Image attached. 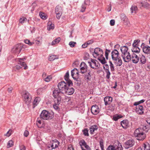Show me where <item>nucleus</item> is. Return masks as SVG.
<instances>
[{
	"label": "nucleus",
	"mask_w": 150,
	"mask_h": 150,
	"mask_svg": "<svg viewBox=\"0 0 150 150\" xmlns=\"http://www.w3.org/2000/svg\"><path fill=\"white\" fill-rule=\"evenodd\" d=\"M120 50L121 52V57L125 62H128L132 59V62L133 63L136 64L138 62L139 60L138 57L136 54H134L131 56L127 46H122L120 48Z\"/></svg>",
	"instance_id": "f257e3e1"
},
{
	"label": "nucleus",
	"mask_w": 150,
	"mask_h": 150,
	"mask_svg": "<svg viewBox=\"0 0 150 150\" xmlns=\"http://www.w3.org/2000/svg\"><path fill=\"white\" fill-rule=\"evenodd\" d=\"M68 86L67 82L66 83L64 81H62L58 84V89L56 88L53 91L52 95L55 98V101L56 103H60L61 100V95L64 93Z\"/></svg>",
	"instance_id": "f03ea898"
},
{
	"label": "nucleus",
	"mask_w": 150,
	"mask_h": 150,
	"mask_svg": "<svg viewBox=\"0 0 150 150\" xmlns=\"http://www.w3.org/2000/svg\"><path fill=\"white\" fill-rule=\"evenodd\" d=\"M134 135L137 139L139 140H143L146 137L145 134L143 132V130L141 128L136 129L134 132Z\"/></svg>",
	"instance_id": "7ed1b4c3"
},
{
	"label": "nucleus",
	"mask_w": 150,
	"mask_h": 150,
	"mask_svg": "<svg viewBox=\"0 0 150 150\" xmlns=\"http://www.w3.org/2000/svg\"><path fill=\"white\" fill-rule=\"evenodd\" d=\"M40 117L43 120H47L52 119L53 117V115L52 113L44 110L42 112L40 115Z\"/></svg>",
	"instance_id": "20e7f679"
},
{
	"label": "nucleus",
	"mask_w": 150,
	"mask_h": 150,
	"mask_svg": "<svg viewBox=\"0 0 150 150\" xmlns=\"http://www.w3.org/2000/svg\"><path fill=\"white\" fill-rule=\"evenodd\" d=\"M23 59H25V58L22 59L19 58L17 59V61H18L19 62L16 66L13 67V70L16 71L17 70L20 69L23 67H24V69H25L27 68V67L25 66L26 64L23 62Z\"/></svg>",
	"instance_id": "39448f33"
},
{
	"label": "nucleus",
	"mask_w": 150,
	"mask_h": 150,
	"mask_svg": "<svg viewBox=\"0 0 150 150\" xmlns=\"http://www.w3.org/2000/svg\"><path fill=\"white\" fill-rule=\"evenodd\" d=\"M22 97L25 102L27 105L30 104L32 99L31 96L27 91H24L22 94Z\"/></svg>",
	"instance_id": "423d86ee"
},
{
	"label": "nucleus",
	"mask_w": 150,
	"mask_h": 150,
	"mask_svg": "<svg viewBox=\"0 0 150 150\" xmlns=\"http://www.w3.org/2000/svg\"><path fill=\"white\" fill-rule=\"evenodd\" d=\"M88 63L89 66L92 68L97 69L99 66L98 62L96 60L91 59L90 62L88 61Z\"/></svg>",
	"instance_id": "0eeeda50"
},
{
	"label": "nucleus",
	"mask_w": 150,
	"mask_h": 150,
	"mask_svg": "<svg viewBox=\"0 0 150 150\" xmlns=\"http://www.w3.org/2000/svg\"><path fill=\"white\" fill-rule=\"evenodd\" d=\"M103 53L102 50L99 48L97 47L94 49V52L93 53V55L94 58H96L97 57H99V56H103Z\"/></svg>",
	"instance_id": "6e6552de"
},
{
	"label": "nucleus",
	"mask_w": 150,
	"mask_h": 150,
	"mask_svg": "<svg viewBox=\"0 0 150 150\" xmlns=\"http://www.w3.org/2000/svg\"><path fill=\"white\" fill-rule=\"evenodd\" d=\"M22 46L21 44H18L15 45L12 49V52L16 54H18L21 52Z\"/></svg>",
	"instance_id": "1a4fd4ad"
},
{
	"label": "nucleus",
	"mask_w": 150,
	"mask_h": 150,
	"mask_svg": "<svg viewBox=\"0 0 150 150\" xmlns=\"http://www.w3.org/2000/svg\"><path fill=\"white\" fill-rule=\"evenodd\" d=\"M51 143L52 144L51 146H48V147L50 148L51 147L52 148L51 149V150L53 149H55L57 147L59 144V142L56 139L52 140Z\"/></svg>",
	"instance_id": "9d476101"
},
{
	"label": "nucleus",
	"mask_w": 150,
	"mask_h": 150,
	"mask_svg": "<svg viewBox=\"0 0 150 150\" xmlns=\"http://www.w3.org/2000/svg\"><path fill=\"white\" fill-rule=\"evenodd\" d=\"M72 85H73L71 86H69L68 85L65 91H64V93H65L69 95L72 94L74 91V88L71 87V86H72Z\"/></svg>",
	"instance_id": "9b49d317"
},
{
	"label": "nucleus",
	"mask_w": 150,
	"mask_h": 150,
	"mask_svg": "<svg viewBox=\"0 0 150 150\" xmlns=\"http://www.w3.org/2000/svg\"><path fill=\"white\" fill-rule=\"evenodd\" d=\"M91 110L93 114L96 115L99 112V109L97 105H93L91 107Z\"/></svg>",
	"instance_id": "f8f14e48"
},
{
	"label": "nucleus",
	"mask_w": 150,
	"mask_h": 150,
	"mask_svg": "<svg viewBox=\"0 0 150 150\" xmlns=\"http://www.w3.org/2000/svg\"><path fill=\"white\" fill-rule=\"evenodd\" d=\"M114 63L117 66H120L122 65V61L120 57L112 59Z\"/></svg>",
	"instance_id": "ddd939ff"
},
{
	"label": "nucleus",
	"mask_w": 150,
	"mask_h": 150,
	"mask_svg": "<svg viewBox=\"0 0 150 150\" xmlns=\"http://www.w3.org/2000/svg\"><path fill=\"white\" fill-rule=\"evenodd\" d=\"M80 69L81 71V72L82 74L84 73L86 71H87V66L86 64L84 62H82L80 64Z\"/></svg>",
	"instance_id": "4468645a"
},
{
	"label": "nucleus",
	"mask_w": 150,
	"mask_h": 150,
	"mask_svg": "<svg viewBox=\"0 0 150 150\" xmlns=\"http://www.w3.org/2000/svg\"><path fill=\"white\" fill-rule=\"evenodd\" d=\"M87 73L84 75V76L85 80L88 82L91 79V71L90 70H87Z\"/></svg>",
	"instance_id": "2eb2a0df"
},
{
	"label": "nucleus",
	"mask_w": 150,
	"mask_h": 150,
	"mask_svg": "<svg viewBox=\"0 0 150 150\" xmlns=\"http://www.w3.org/2000/svg\"><path fill=\"white\" fill-rule=\"evenodd\" d=\"M135 108V110L136 112L139 115L143 114L144 112V109L142 105H138Z\"/></svg>",
	"instance_id": "dca6fc26"
},
{
	"label": "nucleus",
	"mask_w": 150,
	"mask_h": 150,
	"mask_svg": "<svg viewBox=\"0 0 150 150\" xmlns=\"http://www.w3.org/2000/svg\"><path fill=\"white\" fill-rule=\"evenodd\" d=\"M69 71H67L66 73L64 76V79L66 81V82L67 83V85L70 86L73 85V83L69 79Z\"/></svg>",
	"instance_id": "f3484780"
},
{
	"label": "nucleus",
	"mask_w": 150,
	"mask_h": 150,
	"mask_svg": "<svg viewBox=\"0 0 150 150\" xmlns=\"http://www.w3.org/2000/svg\"><path fill=\"white\" fill-rule=\"evenodd\" d=\"M134 144V142L132 140H129L127 141L125 143V147L126 149H128L129 147H132Z\"/></svg>",
	"instance_id": "a211bd4d"
},
{
	"label": "nucleus",
	"mask_w": 150,
	"mask_h": 150,
	"mask_svg": "<svg viewBox=\"0 0 150 150\" xmlns=\"http://www.w3.org/2000/svg\"><path fill=\"white\" fill-rule=\"evenodd\" d=\"M111 57L112 59H115L120 57L119 56V53L118 51L116 49H114L111 52Z\"/></svg>",
	"instance_id": "6ab92c4d"
},
{
	"label": "nucleus",
	"mask_w": 150,
	"mask_h": 150,
	"mask_svg": "<svg viewBox=\"0 0 150 150\" xmlns=\"http://www.w3.org/2000/svg\"><path fill=\"white\" fill-rule=\"evenodd\" d=\"M121 124L124 129H127L129 127V122L128 120H124L121 122Z\"/></svg>",
	"instance_id": "aec40b11"
},
{
	"label": "nucleus",
	"mask_w": 150,
	"mask_h": 150,
	"mask_svg": "<svg viewBox=\"0 0 150 150\" xmlns=\"http://www.w3.org/2000/svg\"><path fill=\"white\" fill-rule=\"evenodd\" d=\"M112 98L111 97H106L104 98L105 104V105H109L112 101Z\"/></svg>",
	"instance_id": "412c9836"
},
{
	"label": "nucleus",
	"mask_w": 150,
	"mask_h": 150,
	"mask_svg": "<svg viewBox=\"0 0 150 150\" xmlns=\"http://www.w3.org/2000/svg\"><path fill=\"white\" fill-rule=\"evenodd\" d=\"M142 49L143 52L144 53L146 54L150 53V47L147 45L143 46Z\"/></svg>",
	"instance_id": "4be33fe9"
},
{
	"label": "nucleus",
	"mask_w": 150,
	"mask_h": 150,
	"mask_svg": "<svg viewBox=\"0 0 150 150\" xmlns=\"http://www.w3.org/2000/svg\"><path fill=\"white\" fill-rule=\"evenodd\" d=\"M114 145L115 150H122L123 149V147L121 144L118 141H117L116 144Z\"/></svg>",
	"instance_id": "5701e85b"
},
{
	"label": "nucleus",
	"mask_w": 150,
	"mask_h": 150,
	"mask_svg": "<svg viewBox=\"0 0 150 150\" xmlns=\"http://www.w3.org/2000/svg\"><path fill=\"white\" fill-rule=\"evenodd\" d=\"M79 144L82 150L89 146L86 144V143L84 140L80 141L79 142Z\"/></svg>",
	"instance_id": "b1692460"
},
{
	"label": "nucleus",
	"mask_w": 150,
	"mask_h": 150,
	"mask_svg": "<svg viewBox=\"0 0 150 150\" xmlns=\"http://www.w3.org/2000/svg\"><path fill=\"white\" fill-rule=\"evenodd\" d=\"M97 59L103 64H104L107 63L105 57H103V55L98 57Z\"/></svg>",
	"instance_id": "393cba45"
},
{
	"label": "nucleus",
	"mask_w": 150,
	"mask_h": 150,
	"mask_svg": "<svg viewBox=\"0 0 150 150\" xmlns=\"http://www.w3.org/2000/svg\"><path fill=\"white\" fill-rule=\"evenodd\" d=\"M98 129L97 126L95 125H93L90 127V133L91 134H93L94 131Z\"/></svg>",
	"instance_id": "a878e982"
},
{
	"label": "nucleus",
	"mask_w": 150,
	"mask_h": 150,
	"mask_svg": "<svg viewBox=\"0 0 150 150\" xmlns=\"http://www.w3.org/2000/svg\"><path fill=\"white\" fill-rule=\"evenodd\" d=\"M41 99L40 97H36L34 99L33 102V108H34L35 106L39 103Z\"/></svg>",
	"instance_id": "bb28decb"
},
{
	"label": "nucleus",
	"mask_w": 150,
	"mask_h": 150,
	"mask_svg": "<svg viewBox=\"0 0 150 150\" xmlns=\"http://www.w3.org/2000/svg\"><path fill=\"white\" fill-rule=\"evenodd\" d=\"M62 9L61 6H57L55 8L56 13H59L60 14L62 13Z\"/></svg>",
	"instance_id": "cd10ccee"
},
{
	"label": "nucleus",
	"mask_w": 150,
	"mask_h": 150,
	"mask_svg": "<svg viewBox=\"0 0 150 150\" xmlns=\"http://www.w3.org/2000/svg\"><path fill=\"white\" fill-rule=\"evenodd\" d=\"M71 76L72 77L74 78V79H75L74 77V75L75 74H78L79 72L78 70L74 68L71 71Z\"/></svg>",
	"instance_id": "c85d7f7f"
},
{
	"label": "nucleus",
	"mask_w": 150,
	"mask_h": 150,
	"mask_svg": "<svg viewBox=\"0 0 150 150\" xmlns=\"http://www.w3.org/2000/svg\"><path fill=\"white\" fill-rule=\"evenodd\" d=\"M58 59V57L56 55H50L49 56V60L50 61H53L55 59Z\"/></svg>",
	"instance_id": "c756f323"
},
{
	"label": "nucleus",
	"mask_w": 150,
	"mask_h": 150,
	"mask_svg": "<svg viewBox=\"0 0 150 150\" xmlns=\"http://www.w3.org/2000/svg\"><path fill=\"white\" fill-rule=\"evenodd\" d=\"M143 146L145 150H150V144L148 143L144 144Z\"/></svg>",
	"instance_id": "7c9ffc66"
},
{
	"label": "nucleus",
	"mask_w": 150,
	"mask_h": 150,
	"mask_svg": "<svg viewBox=\"0 0 150 150\" xmlns=\"http://www.w3.org/2000/svg\"><path fill=\"white\" fill-rule=\"evenodd\" d=\"M132 50L133 52L138 53L140 51V49L138 47H132Z\"/></svg>",
	"instance_id": "2f4dec72"
},
{
	"label": "nucleus",
	"mask_w": 150,
	"mask_h": 150,
	"mask_svg": "<svg viewBox=\"0 0 150 150\" xmlns=\"http://www.w3.org/2000/svg\"><path fill=\"white\" fill-rule=\"evenodd\" d=\"M140 61L142 64H144L145 63L146 60L144 56L142 55L140 58Z\"/></svg>",
	"instance_id": "473e14b6"
},
{
	"label": "nucleus",
	"mask_w": 150,
	"mask_h": 150,
	"mask_svg": "<svg viewBox=\"0 0 150 150\" xmlns=\"http://www.w3.org/2000/svg\"><path fill=\"white\" fill-rule=\"evenodd\" d=\"M120 18L121 20H122L124 22H127V18L125 15L124 14H122L121 15Z\"/></svg>",
	"instance_id": "72a5a7b5"
},
{
	"label": "nucleus",
	"mask_w": 150,
	"mask_h": 150,
	"mask_svg": "<svg viewBox=\"0 0 150 150\" xmlns=\"http://www.w3.org/2000/svg\"><path fill=\"white\" fill-rule=\"evenodd\" d=\"M46 88V87L45 86L44 87L39 88L37 90V93L38 94H41L42 92H43L45 90V89Z\"/></svg>",
	"instance_id": "f704fd0d"
},
{
	"label": "nucleus",
	"mask_w": 150,
	"mask_h": 150,
	"mask_svg": "<svg viewBox=\"0 0 150 150\" xmlns=\"http://www.w3.org/2000/svg\"><path fill=\"white\" fill-rule=\"evenodd\" d=\"M39 15L41 18L42 19L45 20L47 18V17L45 15V14L42 12H40Z\"/></svg>",
	"instance_id": "c9c22d12"
},
{
	"label": "nucleus",
	"mask_w": 150,
	"mask_h": 150,
	"mask_svg": "<svg viewBox=\"0 0 150 150\" xmlns=\"http://www.w3.org/2000/svg\"><path fill=\"white\" fill-rule=\"evenodd\" d=\"M60 39L59 38H58L56 39H55L54 40H53L52 43L51 45H55L56 44H57L59 43V42L60 41Z\"/></svg>",
	"instance_id": "e433bc0d"
},
{
	"label": "nucleus",
	"mask_w": 150,
	"mask_h": 150,
	"mask_svg": "<svg viewBox=\"0 0 150 150\" xmlns=\"http://www.w3.org/2000/svg\"><path fill=\"white\" fill-rule=\"evenodd\" d=\"M130 9L131 11V13H135L137 10V8L136 6H132Z\"/></svg>",
	"instance_id": "4c0bfd02"
},
{
	"label": "nucleus",
	"mask_w": 150,
	"mask_h": 150,
	"mask_svg": "<svg viewBox=\"0 0 150 150\" xmlns=\"http://www.w3.org/2000/svg\"><path fill=\"white\" fill-rule=\"evenodd\" d=\"M13 144V142L11 140H9L8 143L7 147V148H9L12 146Z\"/></svg>",
	"instance_id": "58836bf2"
},
{
	"label": "nucleus",
	"mask_w": 150,
	"mask_h": 150,
	"mask_svg": "<svg viewBox=\"0 0 150 150\" xmlns=\"http://www.w3.org/2000/svg\"><path fill=\"white\" fill-rule=\"evenodd\" d=\"M52 79V77L51 76H48L46 77V78H43L44 80L45 81L48 82L50 81Z\"/></svg>",
	"instance_id": "ea45409f"
},
{
	"label": "nucleus",
	"mask_w": 150,
	"mask_h": 150,
	"mask_svg": "<svg viewBox=\"0 0 150 150\" xmlns=\"http://www.w3.org/2000/svg\"><path fill=\"white\" fill-rule=\"evenodd\" d=\"M27 20V19L25 17H23L21 18L19 20V22L20 23L23 24Z\"/></svg>",
	"instance_id": "a19ab883"
},
{
	"label": "nucleus",
	"mask_w": 150,
	"mask_h": 150,
	"mask_svg": "<svg viewBox=\"0 0 150 150\" xmlns=\"http://www.w3.org/2000/svg\"><path fill=\"white\" fill-rule=\"evenodd\" d=\"M37 122V125L38 127L39 128H41L42 127V121L38 119Z\"/></svg>",
	"instance_id": "79ce46f5"
},
{
	"label": "nucleus",
	"mask_w": 150,
	"mask_h": 150,
	"mask_svg": "<svg viewBox=\"0 0 150 150\" xmlns=\"http://www.w3.org/2000/svg\"><path fill=\"white\" fill-rule=\"evenodd\" d=\"M110 63V69L111 71H113L115 70V69L114 67V65L112 63V62L110 61L109 62Z\"/></svg>",
	"instance_id": "37998d69"
},
{
	"label": "nucleus",
	"mask_w": 150,
	"mask_h": 150,
	"mask_svg": "<svg viewBox=\"0 0 150 150\" xmlns=\"http://www.w3.org/2000/svg\"><path fill=\"white\" fill-rule=\"evenodd\" d=\"M145 101V100H140V101L135 102L134 103V105L137 106L138 105H139V104H141V103H143Z\"/></svg>",
	"instance_id": "c03bdc74"
},
{
	"label": "nucleus",
	"mask_w": 150,
	"mask_h": 150,
	"mask_svg": "<svg viewBox=\"0 0 150 150\" xmlns=\"http://www.w3.org/2000/svg\"><path fill=\"white\" fill-rule=\"evenodd\" d=\"M110 51L108 49H106L105 52V56L106 59H108V55L109 54L110 52Z\"/></svg>",
	"instance_id": "a18cd8bd"
},
{
	"label": "nucleus",
	"mask_w": 150,
	"mask_h": 150,
	"mask_svg": "<svg viewBox=\"0 0 150 150\" xmlns=\"http://www.w3.org/2000/svg\"><path fill=\"white\" fill-rule=\"evenodd\" d=\"M83 134L85 136H88V129H85L83 130Z\"/></svg>",
	"instance_id": "49530a36"
},
{
	"label": "nucleus",
	"mask_w": 150,
	"mask_h": 150,
	"mask_svg": "<svg viewBox=\"0 0 150 150\" xmlns=\"http://www.w3.org/2000/svg\"><path fill=\"white\" fill-rule=\"evenodd\" d=\"M24 42L25 43L28 44L29 45H32L34 43V42H30V40H24Z\"/></svg>",
	"instance_id": "de8ad7c7"
},
{
	"label": "nucleus",
	"mask_w": 150,
	"mask_h": 150,
	"mask_svg": "<svg viewBox=\"0 0 150 150\" xmlns=\"http://www.w3.org/2000/svg\"><path fill=\"white\" fill-rule=\"evenodd\" d=\"M76 44V42L73 41H71L69 43V45L71 47H74L75 46V45Z\"/></svg>",
	"instance_id": "09e8293b"
},
{
	"label": "nucleus",
	"mask_w": 150,
	"mask_h": 150,
	"mask_svg": "<svg viewBox=\"0 0 150 150\" xmlns=\"http://www.w3.org/2000/svg\"><path fill=\"white\" fill-rule=\"evenodd\" d=\"M105 72L106 74V78L108 79H109L110 78V73L109 70H107V71H105Z\"/></svg>",
	"instance_id": "8fccbe9b"
},
{
	"label": "nucleus",
	"mask_w": 150,
	"mask_h": 150,
	"mask_svg": "<svg viewBox=\"0 0 150 150\" xmlns=\"http://www.w3.org/2000/svg\"><path fill=\"white\" fill-rule=\"evenodd\" d=\"M85 2L84 3V4H82L81 6V11L82 12H84L86 8V6H85Z\"/></svg>",
	"instance_id": "3c124183"
},
{
	"label": "nucleus",
	"mask_w": 150,
	"mask_h": 150,
	"mask_svg": "<svg viewBox=\"0 0 150 150\" xmlns=\"http://www.w3.org/2000/svg\"><path fill=\"white\" fill-rule=\"evenodd\" d=\"M54 28V25L53 24H51L47 26V29L49 30L51 29H53Z\"/></svg>",
	"instance_id": "603ef678"
},
{
	"label": "nucleus",
	"mask_w": 150,
	"mask_h": 150,
	"mask_svg": "<svg viewBox=\"0 0 150 150\" xmlns=\"http://www.w3.org/2000/svg\"><path fill=\"white\" fill-rule=\"evenodd\" d=\"M121 117L120 115H116L113 116V119L115 121L121 118Z\"/></svg>",
	"instance_id": "864d4df0"
},
{
	"label": "nucleus",
	"mask_w": 150,
	"mask_h": 150,
	"mask_svg": "<svg viewBox=\"0 0 150 150\" xmlns=\"http://www.w3.org/2000/svg\"><path fill=\"white\" fill-rule=\"evenodd\" d=\"M114 145H110L107 148V150H115Z\"/></svg>",
	"instance_id": "5fc2aeb1"
},
{
	"label": "nucleus",
	"mask_w": 150,
	"mask_h": 150,
	"mask_svg": "<svg viewBox=\"0 0 150 150\" xmlns=\"http://www.w3.org/2000/svg\"><path fill=\"white\" fill-rule=\"evenodd\" d=\"M144 6L147 8H150V5L147 2H145L144 4Z\"/></svg>",
	"instance_id": "6e6d98bb"
},
{
	"label": "nucleus",
	"mask_w": 150,
	"mask_h": 150,
	"mask_svg": "<svg viewBox=\"0 0 150 150\" xmlns=\"http://www.w3.org/2000/svg\"><path fill=\"white\" fill-rule=\"evenodd\" d=\"M54 98V102L55 103V104H54L53 105V107L55 109H57L58 108V107L57 106V105H59V104H60L59 103H58V104H57L56 103H55V98Z\"/></svg>",
	"instance_id": "4d7b16f0"
},
{
	"label": "nucleus",
	"mask_w": 150,
	"mask_h": 150,
	"mask_svg": "<svg viewBox=\"0 0 150 150\" xmlns=\"http://www.w3.org/2000/svg\"><path fill=\"white\" fill-rule=\"evenodd\" d=\"M103 68L104 69L106 70L105 71H107V70H109V66L107 64H106L104 66Z\"/></svg>",
	"instance_id": "13d9d810"
},
{
	"label": "nucleus",
	"mask_w": 150,
	"mask_h": 150,
	"mask_svg": "<svg viewBox=\"0 0 150 150\" xmlns=\"http://www.w3.org/2000/svg\"><path fill=\"white\" fill-rule=\"evenodd\" d=\"M141 128L143 130V132H144V131L145 132L148 131V129H147V127L146 126H143V127Z\"/></svg>",
	"instance_id": "bf43d9fd"
},
{
	"label": "nucleus",
	"mask_w": 150,
	"mask_h": 150,
	"mask_svg": "<svg viewBox=\"0 0 150 150\" xmlns=\"http://www.w3.org/2000/svg\"><path fill=\"white\" fill-rule=\"evenodd\" d=\"M11 132L12 131L10 130H9L7 132L6 134V135L7 137L10 136L11 134Z\"/></svg>",
	"instance_id": "052dcab7"
},
{
	"label": "nucleus",
	"mask_w": 150,
	"mask_h": 150,
	"mask_svg": "<svg viewBox=\"0 0 150 150\" xmlns=\"http://www.w3.org/2000/svg\"><path fill=\"white\" fill-rule=\"evenodd\" d=\"M29 135V132L27 130H25L24 133V135L25 137H27Z\"/></svg>",
	"instance_id": "680f3d73"
},
{
	"label": "nucleus",
	"mask_w": 150,
	"mask_h": 150,
	"mask_svg": "<svg viewBox=\"0 0 150 150\" xmlns=\"http://www.w3.org/2000/svg\"><path fill=\"white\" fill-rule=\"evenodd\" d=\"M115 21L114 20L112 19L110 21V24L112 26H113L115 25Z\"/></svg>",
	"instance_id": "e2e57ef3"
},
{
	"label": "nucleus",
	"mask_w": 150,
	"mask_h": 150,
	"mask_svg": "<svg viewBox=\"0 0 150 150\" xmlns=\"http://www.w3.org/2000/svg\"><path fill=\"white\" fill-rule=\"evenodd\" d=\"M134 42H135V43L137 44V45H139V44L140 43V41L139 40H134Z\"/></svg>",
	"instance_id": "0e129e2a"
},
{
	"label": "nucleus",
	"mask_w": 150,
	"mask_h": 150,
	"mask_svg": "<svg viewBox=\"0 0 150 150\" xmlns=\"http://www.w3.org/2000/svg\"><path fill=\"white\" fill-rule=\"evenodd\" d=\"M62 13H61V14H60L59 13H56L57 16L56 17L57 19H59L60 18L61 16H62Z\"/></svg>",
	"instance_id": "69168bd1"
},
{
	"label": "nucleus",
	"mask_w": 150,
	"mask_h": 150,
	"mask_svg": "<svg viewBox=\"0 0 150 150\" xmlns=\"http://www.w3.org/2000/svg\"><path fill=\"white\" fill-rule=\"evenodd\" d=\"M100 147L103 146V140H101L100 142Z\"/></svg>",
	"instance_id": "338daca9"
},
{
	"label": "nucleus",
	"mask_w": 150,
	"mask_h": 150,
	"mask_svg": "<svg viewBox=\"0 0 150 150\" xmlns=\"http://www.w3.org/2000/svg\"><path fill=\"white\" fill-rule=\"evenodd\" d=\"M82 150H91V149L89 146H88Z\"/></svg>",
	"instance_id": "774afa93"
}]
</instances>
